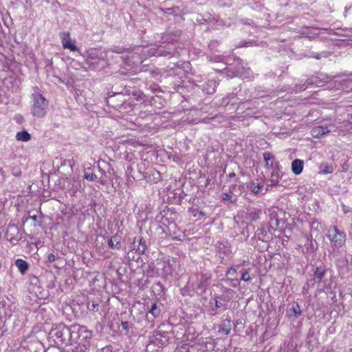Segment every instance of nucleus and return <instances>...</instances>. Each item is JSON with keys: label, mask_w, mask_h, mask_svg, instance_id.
Returning a JSON list of instances; mask_svg holds the SVG:
<instances>
[{"label": "nucleus", "mask_w": 352, "mask_h": 352, "mask_svg": "<svg viewBox=\"0 0 352 352\" xmlns=\"http://www.w3.org/2000/svg\"><path fill=\"white\" fill-rule=\"evenodd\" d=\"M189 212H190L194 217H204L206 215L205 212L201 210H198V209H194L192 208H189Z\"/></svg>", "instance_id": "ea45409f"}, {"label": "nucleus", "mask_w": 352, "mask_h": 352, "mask_svg": "<svg viewBox=\"0 0 352 352\" xmlns=\"http://www.w3.org/2000/svg\"><path fill=\"white\" fill-rule=\"evenodd\" d=\"M78 326L67 327L63 323L53 325L48 334L50 342L56 345L72 344L79 338Z\"/></svg>", "instance_id": "f257e3e1"}, {"label": "nucleus", "mask_w": 352, "mask_h": 352, "mask_svg": "<svg viewBox=\"0 0 352 352\" xmlns=\"http://www.w3.org/2000/svg\"><path fill=\"white\" fill-rule=\"evenodd\" d=\"M99 352H115L113 351V347L111 345H108L104 347H102Z\"/></svg>", "instance_id": "de8ad7c7"}, {"label": "nucleus", "mask_w": 352, "mask_h": 352, "mask_svg": "<svg viewBox=\"0 0 352 352\" xmlns=\"http://www.w3.org/2000/svg\"><path fill=\"white\" fill-rule=\"evenodd\" d=\"M15 265L21 274H25L30 267L29 263L21 258H18L15 261Z\"/></svg>", "instance_id": "f3484780"}, {"label": "nucleus", "mask_w": 352, "mask_h": 352, "mask_svg": "<svg viewBox=\"0 0 352 352\" xmlns=\"http://www.w3.org/2000/svg\"><path fill=\"white\" fill-rule=\"evenodd\" d=\"M60 37L62 39V44L63 45V42H67V41H69L70 36L69 32H62L60 34Z\"/></svg>", "instance_id": "c03bdc74"}, {"label": "nucleus", "mask_w": 352, "mask_h": 352, "mask_svg": "<svg viewBox=\"0 0 352 352\" xmlns=\"http://www.w3.org/2000/svg\"><path fill=\"white\" fill-rule=\"evenodd\" d=\"M175 50H168L164 48H159L156 50L154 55L156 56H171L175 54Z\"/></svg>", "instance_id": "4be33fe9"}, {"label": "nucleus", "mask_w": 352, "mask_h": 352, "mask_svg": "<svg viewBox=\"0 0 352 352\" xmlns=\"http://www.w3.org/2000/svg\"><path fill=\"white\" fill-rule=\"evenodd\" d=\"M235 173H230L229 175H228V177L229 178H233L235 177Z\"/></svg>", "instance_id": "bf43d9fd"}, {"label": "nucleus", "mask_w": 352, "mask_h": 352, "mask_svg": "<svg viewBox=\"0 0 352 352\" xmlns=\"http://www.w3.org/2000/svg\"><path fill=\"white\" fill-rule=\"evenodd\" d=\"M234 291L231 289H226L224 294L219 297L221 300H229L233 296Z\"/></svg>", "instance_id": "2f4dec72"}, {"label": "nucleus", "mask_w": 352, "mask_h": 352, "mask_svg": "<svg viewBox=\"0 0 352 352\" xmlns=\"http://www.w3.org/2000/svg\"><path fill=\"white\" fill-rule=\"evenodd\" d=\"M311 56L315 58H316V59H318V60L320 58V56L319 54L312 55Z\"/></svg>", "instance_id": "052dcab7"}, {"label": "nucleus", "mask_w": 352, "mask_h": 352, "mask_svg": "<svg viewBox=\"0 0 352 352\" xmlns=\"http://www.w3.org/2000/svg\"><path fill=\"white\" fill-rule=\"evenodd\" d=\"M87 349V344L85 343L82 344V346L78 345L73 349L72 352H86V349Z\"/></svg>", "instance_id": "79ce46f5"}, {"label": "nucleus", "mask_w": 352, "mask_h": 352, "mask_svg": "<svg viewBox=\"0 0 352 352\" xmlns=\"http://www.w3.org/2000/svg\"><path fill=\"white\" fill-rule=\"evenodd\" d=\"M124 93L125 94L126 98H130L131 100L133 102V100H139L142 98L143 93L142 91L138 89L134 86H131V85L126 84L124 87Z\"/></svg>", "instance_id": "6e6552de"}, {"label": "nucleus", "mask_w": 352, "mask_h": 352, "mask_svg": "<svg viewBox=\"0 0 352 352\" xmlns=\"http://www.w3.org/2000/svg\"><path fill=\"white\" fill-rule=\"evenodd\" d=\"M263 159L265 162V167L267 168H274L276 166H277V162H275L274 155H272L270 153H263Z\"/></svg>", "instance_id": "2eb2a0df"}, {"label": "nucleus", "mask_w": 352, "mask_h": 352, "mask_svg": "<svg viewBox=\"0 0 352 352\" xmlns=\"http://www.w3.org/2000/svg\"><path fill=\"white\" fill-rule=\"evenodd\" d=\"M328 271V268L325 265H320L316 267L314 272V279L315 283L320 284L324 282V278Z\"/></svg>", "instance_id": "9b49d317"}, {"label": "nucleus", "mask_w": 352, "mask_h": 352, "mask_svg": "<svg viewBox=\"0 0 352 352\" xmlns=\"http://www.w3.org/2000/svg\"><path fill=\"white\" fill-rule=\"evenodd\" d=\"M327 236L331 242L334 251L345 243L346 235L344 232L339 230L336 226L330 227Z\"/></svg>", "instance_id": "39448f33"}, {"label": "nucleus", "mask_w": 352, "mask_h": 352, "mask_svg": "<svg viewBox=\"0 0 352 352\" xmlns=\"http://www.w3.org/2000/svg\"><path fill=\"white\" fill-rule=\"evenodd\" d=\"M65 49H69L72 52H76L78 51V48L76 47V45L72 43L71 39L69 41H67V42H63V46Z\"/></svg>", "instance_id": "7c9ffc66"}, {"label": "nucleus", "mask_w": 352, "mask_h": 352, "mask_svg": "<svg viewBox=\"0 0 352 352\" xmlns=\"http://www.w3.org/2000/svg\"><path fill=\"white\" fill-rule=\"evenodd\" d=\"M97 168H98V171L100 172V173L101 174V176L99 177L100 183L101 184L104 185L107 182V179H106L107 176H106L105 172L99 165L97 166Z\"/></svg>", "instance_id": "f704fd0d"}, {"label": "nucleus", "mask_w": 352, "mask_h": 352, "mask_svg": "<svg viewBox=\"0 0 352 352\" xmlns=\"http://www.w3.org/2000/svg\"><path fill=\"white\" fill-rule=\"evenodd\" d=\"M329 131L327 130V128H324L322 126H318L313 129V135H315L316 137L325 135Z\"/></svg>", "instance_id": "c85d7f7f"}, {"label": "nucleus", "mask_w": 352, "mask_h": 352, "mask_svg": "<svg viewBox=\"0 0 352 352\" xmlns=\"http://www.w3.org/2000/svg\"><path fill=\"white\" fill-rule=\"evenodd\" d=\"M231 327V320L226 319L220 327V331L223 332L226 335H228L230 333Z\"/></svg>", "instance_id": "b1692460"}, {"label": "nucleus", "mask_w": 352, "mask_h": 352, "mask_svg": "<svg viewBox=\"0 0 352 352\" xmlns=\"http://www.w3.org/2000/svg\"><path fill=\"white\" fill-rule=\"evenodd\" d=\"M325 352H333V350H327Z\"/></svg>", "instance_id": "69168bd1"}, {"label": "nucleus", "mask_w": 352, "mask_h": 352, "mask_svg": "<svg viewBox=\"0 0 352 352\" xmlns=\"http://www.w3.org/2000/svg\"><path fill=\"white\" fill-rule=\"evenodd\" d=\"M236 273V270L234 267H231L227 271V275L230 276L231 277H233Z\"/></svg>", "instance_id": "8fccbe9b"}, {"label": "nucleus", "mask_w": 352, "mask_h": 352, "mask_svg": "<svg viewBox=\"0 0 352 352\" xmlns=\"http://www.w3.org/2000/svg\"><path fill=\"white\" fill-rule=\"evenodd\" d=\"M214 45V43H211L210 46H212V45Z\"/></svg>", "instance_id": "338daca9"}, {"label": "nucleus", "mask_w": 352, "mask_h": 352, "mask_svg": "<svg viewBox=\"0 0 352 352\" xmlns=\"http://www.w3.org/2000/svg\"><path fill=\"white\" fill-rule=\"evenodd\" d=\"M228 280H230V282H231V285H232V287H236L238 285V283H235V281H236V282H238V280H237V279L234 280V278H228Z\"/></svg>", "instance_id": "5fc2aeb1"}, {"label": "nucleus", "mask_w": 352, "mask_h": 352, "mask_svg": "<svg viewBox=\"0 0 352 352\" xmlns=\"http://www.w3.org/2000/svg\"><path fill=\"white\" fill-rule=\"evenodd\" d=\"M16 139L18 141L28 142L31 139V135L26 130H23L16 133Z\"/></svg>", "instance_id": "5701e85b"}, {"label": "nucleus", "mask_w": 352, "mask_h": 352, "mask_svg": "<svg viewBox=\"0 0 352 352\" xmlns=\"http://www.w3.org/2000/svg\"><path fill=\"white\" fill-rule=\"evenodd\" d=\"M250 279H251V278H250V276L249 274L248 270H243V271L241 272V280L247 282V281L250 280Z\"/></svg>", "instance_id": "a19ab883"}, {"label": "nucleus", "mask_w": 352, "mask_h": 352, "mask_svg": "<svg viewBox=\"0 0 352 352\" xmlns=\"http://www.w3.org/2000/svg\"><path fill=\"white\" fill-rule=\"evenodd\" d=\"M104 60L98 56L89 55L86 59V64L92 70L102 68L104 65Z\"/></svg>", "instance_id": "1a4fd4ad"}, {"label": "nucleus", "mask_w": 352, "mask_h": 352, "mask_svg": "<svg viewBox=\"0 0 352 352\" xmlns=\"http://www.w3.org/2000/svg\"><path fill=\"white\" fill-rule=\"evenodd\" d=\"M98 177V176L90 171V169L88 168L85 170V178L89 181H94L96 178Z\"/></svg>", "instance_id": "473e14b6"}, {"label": "nucleus", "mask_w": 352, "mask_h": 352, "mask_svg": "<svg viewBox=\"0 0 352 352\" xmlns=\"http://www.w3.org/2000/svg\"><path fill=\"white\" fill-rule=\"evenodd\" d=\"M19 120H17V122H20V121H21V120H22V119H23L22 116H19Z\"/></svg>", "instance_id": "e2e57ef3"}, {"label": "nucleus", "mask_w": 352, "mask_h": 352, "mask_svg": "<svg viewBox=\"0 0 352 352\" xmlns=\"http://www.w3.org/2000/svg\"><path fill=\"white\" fill-rule=\"evenodd\" d=\"M234 191H236V187H234Z\"/></svg>", "instance_id": "774afa93"}, {"label": "nucleus", "mask_w": 352, "mask_h": 352, "mask_svg": "<svg viewBox=\"0 0 352 352\" xmlns=\"http://www.w3.org/2000/svg\"><path fill=\"white\" fill-rule=\"evenodd\" d=\"M161 10L164 14L176 15V12H177V10H178V8L172 7V8H162Z\"/></svg>", "instance_id": "4c0bfd02"}, {"label": "nucleus", "mask_w": 352, "mask_h": 352, "mask_svg": "<svg viewBox=\"0 0 352 352\" xmlns=\"http://www.w3.org/2000/svg\"><path fill=\"white\" fill-rule=\"evenodd\" d=\"M148 314H151L153 318L158 317L161 314V309L157 307V303H152Z\"/></svg>", "instance_id": "bb28decb"}, {"label": "nucleus", "mask_w": 352, "mask_h": 352, "mask_svg": "<svg viewBox=\"0 0 352 352\" xmlns=\"http://www.w3.org/2000/svg\"><path fill=\"white\" fill-rule=\"evenodd\" d=\"M28 219H32V220H33L34 221H37V220H38V217H37V216H36V215H33V216H30V215L28 217H27V218L25 219V221H27Z\"/></svg>", "instance_id": "6e6d98bb"}, {"label": "nucleus", "mask_w": 352, "mask_h": 352, "mask_svg": "<svg viewBox=\"0 0 352 352\" xmlns=\"http://www.w3.org/2000/svg\"><path fill=\"white\" fill-rule=\"evenodd\" d=\"M255 234L258 240H261L263 242H267L270 239V236L267 233V231L264 228L257 229Z\"/></svg>", "instance_id": "6ab92c4d"}, {"label": "nucleus", "mask_w": 352, "mask_h": 352, "mask_svg": "<svg viewBox=\"0 0 352 352\" xmlns=\"http://www.w3.org/2000/svg\"><path fill=\"white\" fill-rule=\"evenodd\" d=\"M320 81V80H318V77H311V78L307 79L305 84L298 85V89L299 91H303L305 90L309 85H316L317 86H319L318 83Z\"/></svg>", "instance_id": "aec40b11"}, {"label": "nucleus", "mask_w": 352, "mask_h": 352, "mask_svg": "<svg viewBox=\"0 0 352 352\" xmlns=\"http://www.w3.org/2000/svg\"><path fill=\"white\" fill-rule=\"evenodd\" d=\"M82 333H85V336L83 337V339L87 340V339H90L91 338V333L90 332L87 331L86 330L80 328V330H79V332H78L79 337L82 335Z\"/></svg>", "instance_id": "a18cd8bd"}, {"label": "nucleus", "mask_w": 352, "mask_h": 352, "mask_svg": "<svg viewBox=\"0 0 352 352\" xmlns=\"http://www.w3.org/2000/svg\"><path fill=\"white\" fill-rule=\"evenodd\" d=\"M217 83L213 80H208L201 85V89L207 94H212L215 91Z\"/></svg>", "instance_id": "f8f14e48"}, {"label": "nucleus", "mask_w": 352, "mask_h": 352, "mask_svg": "<svg viewBox=\"0 0 352 352\" xmlns=\"http://www.w3.org/2000/svg\"><path fill=\"white\" fill-rule=\"evenodd\" d=\"M349 122L352 124V114L351 115L350 118H349Z\"/></svg>", "instance_id": "680f3d73"}, {"label": "nucleus", "mask_w": 352, "mask_h": 352, "mask_svg": "<svg viewBox=\"0 0 352 352\" xmlns=\"http://www.w3.org/2000/svg\"><path fill=\"white\" fill-rule=\"evenodd\" d=\"M216 248L219 252L227 253L229 251V247L227 242L218 241Z\"/></svg>", "instance_id": "cd10ccee"}, {"label": "nucleus", "mask_w": 352, "mask_h": 352, "mask_svg": "<svg viewBox=\"0 0 352 352\" xmlns=\"http://www.w3.org/2000/svg\"><path fill=\"white\" fill-rule=\"evenodd\" d=\"M250 43H251L250 42H248V43H245V45H243V46H246V45H248V44H250Z\"/></svg>", "instance_id": "0e129e2a"}, {"label": "nucleus", "mask_w": 352, "mask_h": 352, "mask_svg": "<svg viewBox=\"0 0 352 352\" xmlns=\"http://www.w3.org/2000/svg\"><path fill=\"white\" fill-rule=\"evenodd\" d=\"M246 188L250 189L254 194L257 195L261 192L262 187L258 184H255L254 182H251L247 184Z\"/></svg>", "instance_id": "a878e982"}, {"label": "nucleus", "mask_w": 352, "mask_h": 352, "mask_svg": "<svg viewBox=\"0 0 352 352\" xmlns=\"http://www.w3.org/2000/svg\"><path fill=\"white\" fill-rule=\"evenodd\" d=\"M278 174L273 173L272 174L271 179H270V184L268 185V186H276L278 185Z\"/></svg>", "instance_id": "72a5a7b5"}, {"label": "nucleus", "mask_w": 352, "mask_h": 352, "mask_svg": "<svg viewBox=\"0 0 352 352\" xmlns=\"http://www.w3.org/2000/svg\"><path fill=\"white\" fill-rule=\"evenodd\" d=\"M343 211L346 214V213H348L350 211V210L349 209V208L347 206H346L345 205H343Z\"/></svg>", "instance_id": "13d9d810"}, {"label": "nucleus", "mask_w": 352, "mask_h": 352, "mask_svg": "<svg viewBox=\"0 0 352 352\" xmlns=\"http://www.w3.org/2000/svg\"><path fill=\"white\" fill-rule=\"evenodd\" d=\"M304 162L300 159H296L292 162V170L296 175H300L303 170Z\"/></svg>", "instance_id": "ddd939ff"}, {"label": "nucleus", "mask_w": 352, "mask_h": 352, "mask_svg": "<svg viewBox=\"0 0 352 352\" xmlns=\"http://www.w3.org/2000/svg\"><path fill=\"white\" fill-rule=\"evenodd\" d=\"M236 94L234 93H231L228 95V96L223 99L222 103L228 105L230 102L232 104H234L236 102L235 100Z\"/></svg>", "instance_id": "c756f323"}, {"label": "nucleus", "mask_w": 352, "mask_h": 352, "mask_svg": "<svg viewBox=\"0 0 352 352\" xmlns=\"http://www.w3.org/2000/svg\"><path fill=\"white\" fill-rule=\"evenodd\" d=\"M121 326L123 329L128 331L131 328V324L128 321L122 322Z\"/></svg>", "instance_id": "864d4df0"}, {"label": "nucleus", "mask_w": 352, "mask_h": 352, "mask_svg": "<svg viewBox=\"0 0 352 352\" xmlns=\"http://www.w3.org/2000/svg\"><path fill=\"white\" fill-rule=\"evenodd\" d=\"M283 214L282 211L279 212L275 210H272L270 214V226L274 230L280 229L281 220L280 219V215Z\"/></svg>", "instance_id": "9d476101"}, {"label": "nucleus", "mask_w": 352, "mask_h": 352, "mask_svg": "<svg viewBox=\"0 0 352 352\" xmlns=\"http://www.w3.org/2000/svg\"><path fill=\"white\" fill-rule=\"evenodd\" d=\"M155 288L157 290V292H163L164 289V285L160 283L157 282L155 283Z\"/></svg>", "instance_id": "603ef678"}, {"label": "nucleus", "mask_w": 352, "mask_h": 352, "mask_svg": "<svg viewBox=\"0 0 352 352\" xmlns=\"http://www.w3.org/2000/svg\"><path fill=\"white\" fill-rule=\"evenodd\" d=\"M222 198H223V199H224V200H227V201H229V202H230V203H233V202H234V200L232 199V196H231V195H229V194H228V193H223V194L222 195Z\"/></svg>", "instance_id": "3c124183"}, {"label": "nucleus", "mask_w": 352, "mask_h": 352, "mask_svg": "<svg viewBox=\"0 0 352 352\" xmlns=\"http://www.w3.org/2000/svg\"><path fill=\"white\" fill-rule=\"evenodd\" d=\"M31 98L32 100V115L38 118H43L47 113V109L49 105L48 100L39 93L32 94Z\"/></svg>", "instance_id": "7ed1b4c3"}, {"label": "nucleus", "mask_w": 352, "mask_h": 352, "mask_svg": "<svg viewBox=\"0 0 352 352\" xmlns=\"http://www.w3.org/2000/svg\"><path fill=\"white\" fill-rule=\"evenodd\" d=\"M58 257V255H55L54 253H50L47 255V262L52 263L55 261Z\"/></svg>", "instance_id": "49530a36"}, {"label": "nucleus", "mask_w": 352, "mask_h": 352, "mask_svg": "<svg viewBox=\"0 0 352 352\" xmlns=\"http://www.w3.org/2000/svg\"><path fill=\"white\" fill-rule=\"evenodd\" d=\"M288 315L289 317L294 316L295 318H298L302 314V310L299 304L294 301L291 303V307L287 311Z\"/></svg>", "instance_id": "4468645a"}, {"label": "nucleus", "mask_w": 352, "mask_h": 352, "mask_svg": "<svg viewBox=\"0 0 352 352\" xmlns=\"http://www.w3.org/2000/svg\"><path fill=\"white\" fill-rule=\"evenodd\" d=\"M107 104L121 112H128L132 109L133 101L130 98H126L124 89L116 91L107 98Z\"/></svg>", "instance_id": "f03ea898"}, {"label": "nucleus", "mask_w": 352, "mask_h": 352, "mask_svg": "<svg viewBox=\"0 0 352 352\" xmlns=\"http://www.w3.org/2000/svg\"><path fill=\"white\" fill-rule=\"evenodd\" d=\"M98 306H99V304L97 301H93V302H87V309L89 310V311H97L98 309Z\"/></svg>", "instance_id": "c9c22d12"}, {"label": "nucleus", "mask_w": 352, "mask_h": 352, "mask_svg": "<svg viewBox=\"0 0 352 352\" xmlns=\"http://www.w3.org/2000/svg\"><path fill=\"white\" fill-rule=\"evenodd\" d=\"M211 274L210 273H200L197 276L196 291L204 293L210 285Z\"/></svg>", "instance_id": "0eeeda50"}, {"label": "nucleus", "mask_w": 352, "mask_h": 352, "mask_svg": "<svg viewBox=\"0 0 352 352\" xmlns=\"http://www.w3.org/2000/svg\"><path fill=\"white\" fill-rule=\"evenodd\" d=\"M314 242H316L312 238H307V243H305V246L307 249H311L312 252L316 250V248L314 245Z\"/></svg>", "instance_id": "58836bf2"}, {"label": "nucleus", "mask_w": 352, "mask_h": 352, "mask_svg": "<svg viewBox=\"0 0 352 352\" xmlns=\"http://www.w3.org/2000/svg\"><path fill=\"white\" fill-rule=\"evenodd\" d=\"M234 66L227 68V76L232 78L234 76L248 78L251 74L250 68H246L242 59L237 58L234 60Z\"/></svg>", "instance_id": "20e7f679"}, {"label": "nucleus", "mask_w": 352, "mask_h": 352, "mask_svg": "<svg viewBox=\"0 0 352 352\" xmlns=\"http://www.w3.org/2000/svg\"><path fill=\"white\" fill-rule=\"evenodd\" d=\"M261 210L250 208L247 213V219L251 221H256L260 219Z\"/></svg>", "instance_id": "a211bd4d"}, {"label": "nucleus", "mask_w": 352, "mask_h": 352, "mask_svg": "<svg viewBox=\"0 0 352 352\" xmlns=\"http://www.w3.org/2000/svg\"><path fill=\"white\" fill-rule=\"evenodd\" d=\"M218 298H217V297H216V298L214 299V307H215V308H214V309L213 308V309H212V311H214L215 309H219V308L222 307H223V304H222L219 300H218Z\"/></svg>", "instance_id": "09e8293b"}, {"label": "nucleus", "mask_w": 352, "mask_h": 352, "mask_svg": "<svg viewBox=\"0 0 352 352\" xmlns=\"http://www.w3.org/2000/svg\"><path fill=\"white\" fill-rule=\"evenodd\" d=\"M12 174L17 177H20L21 176V170L19 166L15 165L12 167L11 169Z\"/></svg>", "instance_id": "e433bc0d"}, {"label": "nucleus", "mask_w": 352, "mask_h": 352, "mask_svg": "<svg viewBox=\"0 0 352 352\" xmlns=\"http://www.w3.org/2000/svg\"><path fill=\"white\" fill-rule=\"evenodd\" d=\"M238 188L239 190V194H241L243 191H245V185L243 184H239L238 186Z\"/></svg>", "instance_id": "4d7b16f0"}, {"label": "nucleus", "mask_w": 352, "mask_h": 352, "mask_svg": "<svg viewBox=\"0 0 352 352\" xmlns=\"http://www.w3.org/2000/svg\"><path fill=\"white\" fill-rule=\"evenodd\" d=\"M138 241V244L137 245V248H135L134 249L136 250V252L138 254H143L147 248L146 241L142 237H140Z\"/></svg>", "instance_id": "412c9836"}, {"label": "nucleus", "mask_w": 352, "mask_h": 352, "mask_svg": "<svg viewBox=\"0 0 352 352\" xmlns=\"http://www.w3.org/2000/svg\"><path fill=\"white\" fill-rule=\"evenodd\" d=\"M21 234L20 233L19 228L15 225H8L7 231L6 232V237L12 245H16L21 239Z\"/></svg>", "instance_id": "423d86ee"}, {"label": "nucleus", "mask_w": 352, "mask_h": 352, "mask_svg": "<svg viewBox=\"0 0 352 352\" xmlns=\"http://www.w3.org/2000/svg\"><path fill=\"white\" fill-rule=\"evenodd\" d=\"M320 173L323 174H329L333 173L334 168L333 166L327 163H322L320 166Z\"/></svg>", "instance_id": "393cba45"}, {"label": "nucleus", "mask_w": 352, "mask_h": 352, "mask_svg": "<svg viewBox=\"0 0 352 352\" xmlns=\"http://www.w3.org/2000/svg\"><path fill=\"white\" fill-rule=\"evenodd\" d=\"M111 52L117 53V54H122L126 52V48H124L123 47L115 46V47H113L111 49Z\"/></svg>", "instance_id": "37998d69"}, {"label": "nucleus", "mask_w": 352, "mask_h": 352, "mask_svg": "<svg viewBox=\"0 0 352 352\" xmlns=\"http://www.w3.org/2000/svg\"><path fill=\"white\" fill-rule=\"evenodd\" d=\"M108 245L111 249L120 250L121 248L120 237L116 234L111 236L108 240Z\"/></svg>", "instance_id": "dca6fc26"}]
</instances>
